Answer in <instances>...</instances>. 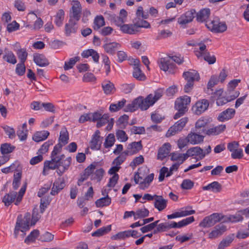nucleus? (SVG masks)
I'll use <instances>...</instances> for the list:
<instances>
[{"instance_id":"59","label":"nucleus","mask_w":249,"mask_h":249,"mask_svg":"<svg viewBox=\"0 0 249 249\" xmlns=\"http://www.w3.org/2000/svg\"><path fill=\"white\" fill-rule=\"evenodd\" d=\"M16 223L17 224V226H18V227H20V228H21L20 231L22 232L25 231L29 230V225L28 224H26V223L22 221L21 218H19V216H18V217L17 218V221Z\"/></svg>"},{"instance_id":"55","label":"nucleus","mask_w":249,"mask_h":249,"mask_svg":"<svg viewBox=\"0 0 249 249\" xmlns=\"http://www.w3.org/2000/svg\"><path fill=\"white\" fill-rule=\"evenodd\" d=\"M116 136L117 139L121 142H126L128 138L125 132L122 130L117 131Z\"/></svg>"},{"instance_id":"44","label":"nucleus","mask_w":249,"mask_h":249,"mask_svg":"<svg viewBox=\"0 0 249 249\" xmlns=\"http://www.w3.org/2000/svg\"><path fill=\"white\" fill-rule=\"evenodd\" d=\"M17 54L20 62L24 63L26 61L28 56V53L26 49L23 48L18 50L17 52Z\"/></svg>"},{"instance_id":"26","label":"nucleus","mask_w":249,"mask_h":249,"mask_svg":"<svg viewBox=\"0 0 249 249\" xmlns=\"http://www.w3.org/2000/svg\"><path fill=\"white\" fill-rule=\"evenodd\" d=\"M203 190H211L214 193H219L222 190V185L217 181H213L202 187Z\"/></svg>"},{"instance_id":"19","label":"nucleus","mask_w":249,"mask_h":249,"mask_svg":"<svg viewBox=\"0 0 249 249\" xmlns=\"http://www.w3.org/2000/svg\"><path fill=\"white\" fill-rule=\"evenodd\" d=\"M189 142L192 144H196L202 142L204 136L191 132L187 136Z\"/></svg>"},{"instance_id":"21","label":"nucleus","mask_w":249,"mask_h":249,"mask_svg":"<svg viewBox=\"0 0 249 249\" xmlns=\"http://www.w3.org/2000/svg\"><path fill=\"white\" fill-rule=\"evenodd\" d=\"M100 133L99 130H97L93 135L90 145L91 149L98 150L100 149L101 145V142H100Z\"/></svg>"},{"instance_id":"35","label":"nucleus","mask_w":249,"mask_h":249,"mask_svg":"<svg viewBox=\"0 0 249 249\" xmlns=\"http://www.w3.org/2000/svg\"><path fill=\"white\" fill-rule=\"evenodd\" d=\"M110 203L111 198L108 195L97 200L95 202L96 206L98 208L108 206Z\"/></svg>"},{"instance_id":"37","label":"nucleus","mask_w":249,"mask_h":249,"mask_svg":"<svg viewBox=\"0 0 249 249\" xmlns=\"http://www.w3.org/2000/svg\"><path fill=\"white\" fill-rule=\"evenodd\" d=\"M111 225H108L107 226L103 227L98 229L95 231L93 232L92 233V236L97 237L101 236L108 232L109 231H111Z\"/></svg>"},{"instance_id":"40","label":"nucleus","mask_w":249,"mask_h":249,"mask_svg":"<svg viewBox=\"0 0 249 249\" xmlns=\"http://www.w3.org/2000/svg\"><path fill=\"white\" fill-rule=\"evenodd\" d=\"M128 155L124 152H122L119 156L117 157L113 161L112 164L116 165L117 166H119L121 164H122L126 160V157Z\"/></svg>"},{"instance_id":"29","label":"nucleus","mask_w":249,"mask_h":249,"mask_svg":"<svg viewBox=\"0 0 249 249\" xmlns=\"http://www.w3.org/2000/svg\"><path fill=\"white\" fill-rule=\"evenodd\" d=\"M17 193L15 191L10 192L8 194L4 196L3 198L2 202L6 206H9L16 199Z\"/></svg>"},{"instance_id":"23","label":"nucleus","mask_w":249,"mask_h":249,"mask_svg":"<svg viewBox=\"0 0 249 249\" xmlns=\"http://www.w3.org/2000/svg\"><path fill=\"white\" fill-rule=\"evenodd\" d=\"M210 10L209 8H204L201 10L197 14L196 13V20L198 22L205 21L209 17Z\"/></svg>"},{"instance_id":"48","label":"nucleus","mask_w":249,"mask_h":249,"mask_svg":"<svg viewBox=\"0 0 249 249\" xmlns=\"http://www.w3.org/2000/svg\"><path fill=\"white\" fill-rule=\"evenodd\" d=\"M129 237L127 231L118 232L111 237L112 240H124Z\"/></svg>"},{"instance_id":"50","label":"nucleus","mask_w":249,"mask_h":249,"mask_svg":"<svg viewBox=\"0 0 249 249\" xmlns=\"http://www.w3.org/2000/svg\"><path fill=\"white\" fill-rule=\"evenodd\" d=\"M160 222V220H157L153 223L148 224L144 227H142L140 229L142 233H145L150 231L153 230L157 225L158 223Z\"/></svg>"},{"instance_id":"41","label":"nucleus","mask_w":249,"mask_h":249,"mask_svg":"<svg viewBox=\"0 0 249 249\" xmlns=\"http://www.w3.org/2000/svg\"><path fill=\"white\" fill-rule=\"evenodd\" d=\"M133 76L140 81H143L145 79V75L142 72L140 68H133Z\"/></svg>"},{"instance_id":"62","label":"nucleus","mask_w":249,"mask_h":249,"mask_svg":"<svg viewBox=\"0 0 249 249\" xmlns=\"http://www.w3.org/2000/svg\"><path fill=\"white\" fill-rule=\"evenodd\" d=\"M225 93L226 96H228L230 101L236 99L239 95V92L235 90H233V91H231L230 90H227Z\"/></svg>"},{"instance_id":"32","label":"nucleus","mask_w":249,"mask_h":249,"mask_svg":"<svg viewBox=\"0 0 249 249\" xmlns=\"http://www.w3.org/2000/svg\"><path fill=\"white\" fill-rule=\"evenodd\" d=\"M154 174L151 173L145 178L144 180L140 183V188L142 190L147 189L151 182L153 180Z\"/></svg>"},{"instance_id":"61","label":"nucleus","mask_w":249,"mask_h":249,"mask_svg":"<svg viewBox=\"0 0 249 249\" xmlns=\"http://www.w3.org/2000/svg\"><path fill=\"white\" fill-rule=\"evenodd\" d=\"M144 162V158L142 156H140L135 158L132 161H131L129 164L133 169L135 168L137 165L142 163Z\"/></svg>"},{"instance_id":"10","label":"nucleus","mask_w":249,"mask_h":249,"mask_svg":"<svg viewBox=\"0 0 249 249\" xmlns=\"http://www.w3.org/2000/svg\"><path fill=\"white\" fill-rule=\"evenodd\" d=\"M206 26L213 32L215 33H222L227 30V25L225 23L218 22L216 21H212L208 23L207 22Z\"/></svg>"},{"instance_id":"4","label":"nucleus","mask_w":249,"mask_h":249,"mask_svg":"<svg viewBox=\"0 0 249 249\" xmlns=\"http://www.w3.org/2000/svg\"><path fill=\"white\" fill-rule=\"evenodd\" d=\"M219 216L220 215L218 214V213H213L206 216L200 222L199 226L203 228L211 227L219 222Z\"/></svg>"},{"instance_id":"36","label":"nucleus","mask_w":249,"mask_h":249,"mask_svg":"<svg viewBox=\"0 0 249 249\" xmlns=\"http://www.w3.org/2000/svg\"><path fill=\"white\" fill-rule=\"evenodd\" d=\"M212 119L210 117H200L196 123V127H202L205 128L207 125L211 121Z\"/></svg>"},{"instance_id":"11","label":"nucleus","mask_w":249,"mask_h":249,"mask_svg":"<svg viewBox=\"0 0 249 249\" xmlns=\"http://www.w3.org/2000/svg\"><path fill=\"white\" fill-rule=\"evenodd\" d=\"M226 230L225 225L222 223L219 224L215 226L213 230L209 233V238L211 239L217 238L222 235Z\"/></svg>"},{"instance_id":"60","label":"nucleus","mask_w":249,"mask_h":249,"mask_svg":"<svg viewBox=\"0 0 249 249\" xmlns=\"http://www.w3.org/2000/svg\"><path fill=\"white\" fill-rule=\"evenodd\" d=\"M109 119V115L107 114H104L97 122L96 126L98 128L101 127L107 123Z\"/></svg>"},{"instance_id":"16","label":"nucleus","mask_w":249,"mask_h":249,"mask_svg":"<svg viewBox=\"0 0 249 249\" xmlns=\"http://www.w3.org/2000/svg\"><path fill=\"white\" fill-rule=\"evenodd\" d=\"M54 157H51V160H46L44 163L43 174L46 175L45 171L50 169L54 170L59 169V163Z\"/></svg>"},{"instance_id":"2","label":"nucleus","mask_w":249,"mask_h":249,"mask_svg":"<svg viewBox=\"0 0 249 249\" xmlns=\"http://www.w3.org/2000/svg\"><path fill=\"white\" fill-rule=\"evenodd\" d=\"M190 102L191 98L186 95L182 96L176 100L175 108L178 110V112L174 116L175 119H178L187 111V106L190 104Z\"/></svg>"},{"instance_id":"46","label":"nucleus","mask_w":249,"mask_h":249,"mask_svg":"<svg viewBox=\"0 0 249 249\" xmlns=\"http://www.w3.org/2000/svg\"><path fill=\"white\" fill-rule=\"evenodd\" d=\"M218 81H219L217 76H212L208 83L207 93L210 94L209 91H213L212 88L216 85Z\"/></svg>"},{"instance_id":"39","label":"nucleus","mask_w":249,"mask_h":249,"mask_svg":"<svg viewBox=\"0 0 249 249\" xmlns=\"http://www.w3.org/2000/svg\"><path fill=\"white\" fill-rule=\"evenodd\" d=\"M135 213V220H136L139 218H142L148 216L149 212L148 209L144 208L138 209Z\"/></svg>"},{"instance_id":"57","label":"nucleus","mask_w":249,"mask_h":249,"mask_svg":"<svg viewBox=\"0 0 249 249\" xmlns=\"http://www.w3.org/2000/svg\"><path fill=\"white\" fill-rule=\"evenodd\" d=\"M26 71V68L24 63H18L16 66V73L19 76L24 74Z\"/></svg>"},{"instance_id":"56","label":"nucleus","mask_w":249,"mask_h":249,"mask_svg":"<svg viewBox=\"0 0 249 249\" xmlns=\"http://www.w3.org/2000/svg\"><path fill=\"white\" fill-rule=\"evenodd\" d=\"M54 235L51 233L46 231L40 235V240L42 242H49L52 241L53 239Z\"/></svg>"},{"instance_id":"14","label":"nucleus","mask_w":249,"mask_h":249,"mask_svg":"<svg viewBox=\"0 0 249 249\" xmlns=\"http://www.w3.org/2000/svg\"><path fill=\"white\" fill-rule=\"evenodd\" d=\"M235 113V109L233 108H228L219 113L217 117V120L219 122H224L232 118Z\"/></svg>"},{"instance_id":"5","label":"nucleus","mask_w":249,"mask_h":249,"mask_svg":"<svg viewBox=\"0 0 249 249\" xmlns=\"http://www.w3.org/2000/svg\"><path fill=\"white\" fill-rule=\"evenodd\" d=\"M195 17L196 10L195 9H191L186 12L178 18V22L181 27L185 28L186 27V24L191 22Z\"/></svg>"},{"instance_id":"52","label":"nucleus","mask_w":249,"mask_h":249,"mask_svg":"<svg viewBox=\"0 0 249 249\" xmlns=\"http://www.w3.org/2000/svg\"><path fill=\"white\" fill-rule=\"evenodd\" d=\"M195 221L194 216H190L177 223V228H179L186 226Z\"/></svg>"},{"instance_id":"28","label":"nucleus","mask_w":249,"mask_h":249,"mask_svg":"<svg viewBox=\"0 0 249 249\" xmlns=\"http://www.w3.org/2000/svg\"><path fill=\"white\" fill-rule=\"evenodd\" d=\"M49 134L50 133L46 130L37 131L34 135L33 140L36 142H39L46 140Z\"/></svg>"},{"instance_id":"9","label":"nucleus","mask_w":249,"mask_h":249,"mask_svg":"<svg viewBox=\"0 0 249 249\" xmlns=\"http://www.w3.org/2000/svg\"><path fill=\"white\" fill-rule=\"evenodd\" d=\"M160 67L161 70L164 71H169L171 73H173L176 65L172 62L170 56L161 58L160 61Z\"/></svg>"},{"instance_id":"25","label":"nucleus","mask_w":249,"mask_h":249,"mask_svg":"<svg viewBox=\"0 0 249 249\" xmlns=\"http://www.w3.org/2000/svg\"><path fill=\"white\" fill-rule=\"evenodd\" d=\"M2 58L4 61L12 64H15L17 62L16 57L13 53L6 49L4 51Z\"/></svg>"},{"instance_id":"43","label":"nucleus","mask_w":249,"mask_h":249,"mask_svg":"<svg viewBox=\"0 0 249 249\" xmlns=\"http://www.w3.org/2000/svg\"><path fill=\"white\" fill-rule=\"evenodd\" d=\"M233 240V236H229L223 239L219 243L218 249H224L225 248L228 247Z\"/></svg>"},{"instance_id":"49","label":"nucleus","mask_w":249,"mask_h":249,"mask_svg":"<svg viewBox=\"0 0 249 249\" xmlns=\"http://www.w3.org/2000/svg\"><path fill=\"white\" fill-rule=\"evenodd\" d=\"M21 178V173H17L14 175L13 187L14 189L17 190L19 186Z\"/></svg>"},{"instance_id":"47","label":"nucleus","mask_w":249,"mask_h":249,"mask_svg":"<svg viewBox=\"0 0 249 249\" xmlns=\"http://www.w3.org/2000/svg\"><path fill=\"white\" fill-rule=\"evenodd\" d=\"M15 149V147L9 143H4L0 146V152L1 154H8L12 152Z\"/></svg>"},{"instance_id":"63","label":"nucleus","mask_w":249,"mask_h":249,"mask_svg":"<svg viewBox=\"0 0 249 249\" xmlns=\"http://www.w3.org/2000/svg\"><path fill=\"white\" fill-rule=\"evenodd\" d=\"M204 59L209 64H213L216 61V57L214 55H211L209 52H205Z\"/></svg>"},{"instance_id":"24","label":"nucleus","mask_w":249,"mask_h":249,"mask_svg":"<svg viewBox=\"0 0 249 249\" xmlns=\"http://www.w3.org/2000/svg\"><path fill=\"white\" fill-rule=\"evenodd\" d=\"M34 61L37 65L40 67L47 66L49 64V62L47 59L42 54L34 55Z\"/></svg>"},{"instance_id":"6","label":"nucleus","mask_w":249,"mask_h":249,"mask_svg":"<svg viewBox=\"0 0 249 249\" xmlns=\"http://www.w3.org/2000/svg\"><path fill=\"white\" fill-rule=\"evenodd\" d=\"M72 7L70 12V18L79 20L82 14V7L78 0H73Z\"/></svg>"},{"instance_id":"33","label":"nucleus","mask_w":249,"mask_h":249,"mask_svg":"<svg viewBox=\"0 0 249 249\" xmlns=\"http://www.w3.org/2000/svg\"><path fill=\"white\" fill-rule=\"evenodd\" d=\"M126 102V100L123 99L116 104H111L109 106L110 111L111 112H114L119 111L124 107Z\"/></svg>"},{"instance_id":"12","label":"nucleus","mask_w":249,"mask_h":249,"mask_svg":"<svg viewBox=\"0 0 249 249\" xmlns=\"http://www.w3.org/2000/svg\"><path fill=\"white\" fill-rule=\"evenodd\" d=\"M142 148V142H134L129 143L124 152L128 155H132L139 152Z\"/></svg>"},{"instance_id":"38","label":"nucleus","mask_w":249,"mask_h":249,"mask_svg":"<svg viewBox=\"0 0 249 249\" xmlns=\"http://www.w3.org/2000/svg\"><path fill=\"white\" fill-rule=\"evenodd\" d=\"M69 140V133L65 127L62 129L60 133V136L59 138V142L63 143L62 145H65L68 143Z\"/></svg>"},{"instance_id":"51","label":"nucleus","mask_w":249,"mask_h":249,"mask_svg":"<svg viewBox=\"0 0 249 249\" xmlns=\"http://www.w3.org/2000/svg\"><path fill=\"white\" fill-rule=\"evenodd\" d=\"M39 231L38 230H33L29 235L25 238L24 242L28 243L30 242L34 241L38 236Z\"/></svg>"},{"instance_id":"22","label":"nucleus","mask_w":249,"mask_h":249,"mask_svg":"<svg viewBox=\"0 0 249 249\" xmlns=\"http://www.w3.org/2000/svg\"><path fill=\"white\" fill-rule=\"evenodd\" d=\"M120 30L124 34L134 35L138 32L135 24H123L120 27Z\"/></svg>"},{"instance_id":"42","label":"nucleus","mask_w":249,"mask_h":249,"mask_svg":"<svg viewBox=\"0 0 249 249\" xmlns=\"http://www.w3.org/2000/svg\"><path fill=\"white\" fill-rule=\"evenodd\" d=\"M64 15H65V13H64V11H63V10L60 9L58 10V11L56 14V16L55 18V21H54L56 25L57 26L60 27L62 25L63 21V20L64 18Z\"/></svg>"},{"instance_id":"8","label":"nucleus","mask_w":249,"mask_h":249,"mask_svg":"<svg viewBox=\"0 0 249 249\" xmlns=\"http://www.w3.org/2000/svg\"><path fill=\"white\" fill-rule=\"evenodd\" d=\"M209 106V102L206 99L197 101L192 107L193 112L196 115H200L206 111Z\"/></svg>"},{"instance_id":"30","label":"nucleus","mask_w":249,"mask_h":249,"mask_svg":"<svg viewBox=\"0 0 249 249\" xmlns=\"http://www.w3.org/2000/svg\"><path fill=\"white\" fill-rule=\"evenodd\" d=\"M226 129L225 124H220L215 127L209 129L206 131L208 135H217L223 132Z\"/></svg>"},{"instance_id":"13","label":"nucleus","mask_w":249,"mask_h":249,"mask_svg":"<svg viewBox=\"0 0 249 249\" xmlns=\"http://www.w3.org/2000/svg\"><path fill=\"white\" fill-rule=\"evenodd\" d=\"M78 20L70 18L68 23L65 25V32L67 36H70L71 34L76 32L78 26L77 22Z\"/></svg>"},{"instance_id":"54","label":"nucleus","mask_w":249,"mask_h":249,"mask_svg":"<svg viewBox=\"0 0 249 249\" xmlns=\"http://www.w3.org/2000/svg\"><path fill=\"white\" fill-rule=\"evenodd\" d=\"M194 185V183L193 181L186 179L183 180L180 186L182 189L190 190L193 187Z\"/></svg>"},{"instance_id":"3","label":"nucleus","mask_w":249,"mask_h":249,"mask_svg":"<svg viewBox=\"0 0 249 249\" xmlns=\"http://www.w3.org/2000/svg\"><path fill=\"white\" fill-rule=\"evenodd\" d=\"M188 122L187 117H183L171 126L166 134V137H170L181 131Z\"/></svg>"},{"instance_id":"64","label":"nucleus","mask_w":249,"mask_h":249,"mask_svg":"<svg viewBox=\"0 0 249 249\" xmlns=\"http://www.w3.org/2000/svg\"><path fill=\"white\" fill-rule=\"evenodd\" d=\"M3 129L10 139H12L15 137V131L13 128L6 125L3 126Z\"/></svg>"},{"instance_id":"45","label":"nucleus","mask_w":249,"mask_h":249,"mask_svg":"<svg viewBox=\"0 0 249 249\" xmlns=\"http://www.w3.org/2000/svg\"><path fill=\"white\" fill-rule=\"evenodd\" d=\"M79 59L80 57L79 56H75L70 58L68 62H65L64 66V70L66 71L71 69L75 65L76 62L79 61Z\"/></svg>"},{"instance_id":"20","label":"nucleus","mask_w":249,"mask_h":249,"mask_svg":"<svg viewBox=\"0 0 249 249\" xmlns=\"http://www.w3.org/2000/svg\"><path fill=\"white\" fill-rule=\"evenodd\" d=\"M156 196L154 207L159 211H161L167 206V200L164 199L161 196L155 195Z\"/></svg>"},{"instance_id":"15","label":"nucleus","mask_w":249,"mask_h":249,"mask_svg":"<svg viewBox=\"0 0 249 249\" xmlns=\"http://www.w3.org/2000/svg\"><path fill=\"white\" fill-rule=\"evenodd\" d=\"M183 77L186 81H189L194 83L195 81H198L200 79L199 73L194 70H190L183 72Z\"/></svg>"},{"instance_id":"53","label":"nucleus","mask_w":249,"mask_h":249,"mask_svg":"<svg viewBox=\"0 0 249 249\" xmlns=\"http://www.w3.org/2000/svg\"><path fill=\"white\" fill-rule=\"evenodd\" d=\"M115 137L113 134H109L106 139L104 146L106 148L111 147L114 143Z\"/></svg>"},{"instance_id":"27","label":"nucleus","mask_w":249,"mask_h":249,"mask_svg":"<svg viewBox=\"0 0 249 249\" xmlns=\"http://www.w3.org/2000/svg\"><path fill=\"white\" fill-rule=\"evenodd\" d=\"M103 89L106 94H109L113 93L116 89L113 83L109 81H104L102 84Z\"/></svg>"},{"instance_id":"58","label":"nucleus","mask_w":249,"mask_h":249,"mask_svg":"<svg viewBox=\"0 0 249 249\" xmlns=\"http://www.w3.org/2000/svg\"><path fill=\"white\" fill-rule=\"evenodd\" d=\"M172 33L169 30H163L160 31L158 36H157L156 39L157 40H160L163 38H167L170 36Z\"/></svg>"},{"instance_id":"7","label":"nucleus","mask_w":249,"mask_h":249,"mask_svg":"<svg viewBox=\"0 0 249 249\" xmlns=\"http://www.w3.org/2000/svg\"><path fill=\"white\" fill-rule=\"evenodd\" d=\"M194 156H198L196 160H202L205 157V154L203 153V150L200 147L196 146L189 149L186 153H184V159H182L181 163H183L188 158Z\"/></svg>"},{"instance_id":"1","label":"nucleus","mask_w":249,"mask_h":249,"mask_svg":"<svg viewBox=\"0 0 249 249\" xmlns=\"http://www.w3.org/2000/svg\"><path fill=\"white\" fill-rule=\"evenodd\" d=\"M163 92L161 89H159L155 91L154 95L150 94L145 99L142 96H139L134 99L131 104H128L124 110L125 112H133L139 108L142 110H145L162 96Z\"/></svg>"},{"instance_id":"18","label":"nucleus","mask_w":249,"mask_h":249,"mask_svg":"<svg viewBox=\"0 0 249 249\" xmlns=\"http://www.w3.org/2000/svg\"><path fill=\"white\" fill-rule=\"evenodd\" d=\"M171 150V145L169 143H164L159 150L158 153V159L160 160H163L170 153Z\"/></svg>"},{"instance_id":"31","label":"nucleus","mask_w":249,"mask_h":249,"mask_svg":"<svg viewBox=\"0 0 249 249\" xmlns=\"http://www.w3.org/2000/svg\"><path fill=\"white\" fill-rule=\"evenodd\" d=\"M108 19L111 22L114 23L116 26L120 27L125 21L124 20V18L120 16H116L114 14H108Z\"/></svg>"},{"instance_id":"17","label":"nucleus","mask_w":249,"mask_h":249,"mask_svg":"<svg viewBox=\"0 0 249 249\" xmlns=\"http://www.w3.org/2000/svg\"><path fill=\"white\" fill-rule=\"evenodd\" d=\"M103 47L107 53L114 55L116 51L121 47V44L116 42L106 43Z\"/></svg>"},{"instance_id":"34","label":"nucleus","mask_w":249,"mask_h":249,"mask_svg":"<svg viewBox=\"0 0 249 249\" xmlns=\"http://www.w3.org/2000/svg\"><path fill=\"white\" fill-rule=\"evenodd\" d=\"M105 24V22L103 16H97L94 20L93 28L94 30H98Z\"/></svg>"}]
</instances>
